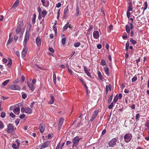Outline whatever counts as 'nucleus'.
I'll list each match as a JSON object with an SVG mask.
<instances>
[{
    "instance_id": "nucleus-1",
    "label": "nucleus",
    "mask_w": 149,
    "mask_h": 149,
    "mask_svg": "<svg viewBox=\"0 0 149 149\" xmlns=\"http://www.w3.org/2000/svg\"><path fill=\"white\" fill-rule=\"evenodd\" d=\"M81 139L80 138H79V137L77 136L75 137L72 140L73 146L72 147H75L77 146L79 140Z\"/></svg>"
},
{
    "instance_id": "nucleus-2",
    "label": "nucleus",
    "mask_w": 149,
    "mask_h": 149,
    "mask_svg": "<svg viewBox=\"0 0 149 149\" xmlns=\"http://www.w3.org/2000/svg\"><path fill=\"white\" fill-rule=\"evenodd\" d=\"M117 140L115 138H113L111 140L109 143L108 145L110 147H113L116 144Z\"/></svg>"
},
{
    "instance_id": "nucleus-3",
    "label": "nucleus",
    "mask_w": 149,
    "mask_h": 149,
    "mask_svg": "<svg viewBox=\"0 0 149 149\" xmlns=\"http://www.w3.org/2000/svg\"><path fill=\"white\" fill-rule=\"evenodd\" d=\"M29 39V33H28L26 31L24 37V39L23 42V45L25 46L27 43V42Z\"/></svg>"
},
{
    "instance_id": "nucleus-4",
    "label": "nucleus",
    "mask_w": 149,
    "mask_h": 149,
    "mask_svg": "<svg viewBox=\"0 0 149 149\" xmlns=\"http://www.w3.org/2000/svg\"><path fill=\"white\" fill-rule=\"evenodd\" d=\"M14 130V128L13 126V125L11 124L10 123L8 125V128L7 129V131L9 133H11Z\"/></svg>"
},
{
    "instance_id": "nucleus-5",
    "label": "nucleus",
    "mask_w": 149,
    "mask_h": 149,
    "mask_svg": "<svg viewBox=\"0 0 149 149\" xmlns=\"http://www.w3.org/2000/svg\"><path fill=\"white\" fill-rule=\"evenodd\" d=\"M45 127V125L43 123H42L40 124L39 129L41 133H42L44 132Z\"/></svg>"
},
{
    "instance_id": "nucleus-6",
    "label": "nucleus",
    "mask_w": 149,
    "mask_h": 149,
    "mask_svg": "<svg viewBox=\"0 0 149 149\" xmlns=\"http://www.w3.org/2000/svg\"><path fill=\"white\" fill-rule=\"evenodd\" d=\"M10 88L13 90H19L20 89V88L17 85L12 84L10 86Z\"/></svg>"
},
{
    "instance_id": "nucleus-7",
    "label": "nucleus",
    "mask_w": 149,
    "mask_h": 149,
    "mask_svg": "<svg viewBox=\"0 0 149 149\" xmlns=\"http://www.w3.org/2000/svg\"><path fill=\"white\" fill-rule=\"evenodd\" d=\"M98 112V110H95L93 113L92 117L90 120V121L92 122L95 119L97 115Z\"/></svg>"
},
{
    "instance_id": "nucleus-8",
    "label": "nucleus",
    "mask_w": 149,
    "mask_h": 149,
    "mask_svg": "<svg viewBox=\"0 0 149 149\" xmlns=\"http://www.w3.org/2000/svg\"><path fill=\"white\" fill-rule=\"evenodd\" d=\"M50 144L49 141H46L42 145L40 149H43L48 147Z\"/></svg>"
},
{
    "instance_id": "nucleus-9",
    "label": "nucleus",
    "mask_w": 149,
    "mask_h": 149,
    "mask_svg": "<svg viewBox=\"0 0 149 149\" xmlns=\"http://www.w3.org/2000/svg\"><path fill=\"white\" fill-rule=\"evenodd\" d=\"M130 136L129 134H126L124 137V139L125 141L126 142H128L130 141Z\"/></svg>"
},
{
    "instance_id": "nucleus-10",
    "label": "nucleus",
    "mask_w": 149,
    "mask_h": 149,
    "mask_svg": "<svg viewBox=\"0 0 149 149\" xmlns=\"http://www.w3.org/2000/svg\"><path fill=\"white\" fill-rule=\"evenodd\" d=\"M64 120V119L63 118H61L59 122V130L61 129Z\"/></svg>"
},
{
    "instance_id": "nucleus-11",
    "label": "nucleus",
    "mask_w": 149,
    "mask_h": 149,
    "mask_svg": "<svg viewBox=\"0 0 149 149\" xmlns=\"http://www.w3.org/2000/svg\"><path fill=\"white\" fill-rule=\"evenodd\" d=\"M93 36L95 39H98L99 37V33L97 31H95L93 33Z\"/></svg>"
},
{
    "instance_id": "nucleus-12",
    "label": "nucleus",
    "mask_w": 149,
    "mask_h": 149,
    "mask_svg": "<svg viewBox=\"0 0 149 149\" xmlns=\"http://www.w3.org/2000/svg\"><path fill=\"white\" fill-rule=\"evenodd\" d=\"M128 4H129V6L128 7V10L127 12V15L128 18L129 19L130 16V2H128Z\"/></svg>"
},
{
    "instance_id": "nucleus-13",
    "label": "nucleus",
    "mask_w": 149,
    "mask_h": 149,
    "mask_svg": "<svg viewBox=\"0 0 149 149\" xmlns=\"http://www.w3.org/2000/svg\"><path fill=\"white\" fill-rule=\"evenodd\" d=\"M27 52V49L25 47H24L23 49L22 52V57H24L25 55H26Z\"/></svg>"
},
{
    "instance_id": "nucleus-14",
    "label": "nucleus",
    "mask_w": 149,
    "mask_h": 149,
    "mask_svg": "<svg viewBox=\"0 0 149 149\" xmlns=\"http://www.w3.org/2000/svg\"><path fill=\"white\" fill-rule=\"evenodd\" d=\"M36 42L38 46H40L41 44V39L39 37H37L36 39Z\"/></svg>"
},
{
    "instance_id": "nucleus-15",
    "label": "nucleus",
    "mask_w": 149,
    "mask_h": 149,
    "mask_svg": "<svg viewBox=\"0 0 149 149\" xmlns=\"http://www.w3.org/2000/svg\"><path fill=\"white\" fill-rule=\"evenodd\" d=\"M50 97L51 100L49 102V104H52L54 103L55 98L53 95H51Z\"/></svg>"
},
{
    "instance_id": "nucleus-16",
    "label": "nucleus",
    "mask_w": 149,
    "mask_h": 149,
    "mask_svg": "<svg viewBox=\"0 0 149 149\" xmlns=\"http://www.w3.org/2000/svg\"><path fill=\"white\" fill-rule=\"evenodd\" d=\"M28 85L30 89L32 91H33L34 89V88L33 86V85L31 84V83L27 82Z\"/></svg>"
},
{
    "instance_id": "nucleus-17",
    "label": "nucleus",
    "mask_w": 149,
    "mask_h": 149,
    "mask_svg": "<svg viewBox=\"0 0 149 149\" xmlns=\"http://www.w3.org/2000/svg\"><path fill=\"white\" fill-rule=\"evenodd\" d=\"M19 111L20 108L19 107L15 108L13 111L17 115L19 114Z\"/></svg>"
},
{
    "instance_id": "nucleus-18",
    "label": "nucleus",
    "mask_w": 149,
    "mask_h": 149,
    "mask_svg": "<svg viewBox=\"0 0 149 149\" xmlns=\"http://www.w3.org/2000/svg\"><path fill=\"white\" fill-rule=\"evenodd\" d=\"M104 70L105 73L107 75H108L109 74V69L108 67H107V66L105 67L104 68Z\"/></svg>"
},
{
    "instance_id": "nucleus-19",
    "label": "nucleus",
    "mask_w": 149,
    "mask_h": 149,
    "mask_svg": "<svg viewBox=\"0 0 149 149\" xmlns=\"http://www.w3.org/2000/svg\"><path fill=\"white\" fill-rule=\"evenodd\" d=\"M70 24L69 25V22H68L64 26L63 28V30H66L68 27L70 28Z\"/></svg>"
},
{
    "instance_id": "nucleus-20",
    "label": "nucleus",
    "mask_w": 149,
    "mask_h": 149,
    "mask_svg": "<svg viewBox=\"0 0 149 149\" xmlns=\"http://www.w3.org/2000/svg\"><path fill=\"white\" fill-rule=\"evenodd\" d=\"M68 6L65 7L64 11V17L65 18L66 15L68 13Z\"/></svg>"
},
{
    "instance_id": "nucleus-21",
    "label": "nucleus",
    "mask_w": 149,
    "mask_h": 149,
    "mask_svg": "<svg viewBox=\"0 0 149 149\" xmlns=\"http://www.w3.org/2000/svg\"><path fill=\"white\" fill-rule=\"evenodd\" d=\"M32 112V110L29 108H27L25 109V112L29 114L31 113Z\"/></svg>"
},
{
    "instance_id": "nucleus-22",
    "label": "nucleus",
    "mask_w": 149,
    "mask_h": 149,
    "mask_svg": "<svg viewBox=\"0 0 149 149\" xmlns=\"http://www.w3.org/2000/svg\"><path fill=\"white\" fill-rule=\"evenodd\" d=\"M19 3V1L18 0H17L15 3L12 6V8H15L18 6Z\"/></svg>"
},
{
    "instance_id": "nucleus-23",
    "label": "nucleus",
    "mask_w": 149,
    "mask_h": 149,
    "mask_svg": "<svg viewBox=\"0 0 149 149\" xmlns=\"http://www.w3.org/2000/svg\"><path fill=\"white\" fill-rule=\"evenodd\" d=\"M129 42H127L126 43L125 46V50L126 52L128 51L129 48L130 49V46L129 47Z\"/></svg>"
},
{
    "instance_id": "nucleus-24",
    "label": "nucleus",
    "mask_w": 149,
    "mask_h": 149,
    "mask_svg": "<svg viewBox=\"0 0 149 149\" xmlns=\"http://www.w3.org/2000/svg\"><path fill=\"white\" fill-rule=\"evenodd\" d=\"M125 28L127 32L128 33H129L130 29V26L128 25H127L125 26Z\"/></svg>"
},
{
    "instance_id": "nucleus-25",
    "label": "nucleus",
    "mask_w": 149,
    "mask_h": 149,
    "mask_svg": "<svg viewBox=\"0 0 149 149\" xmlns=\"http://www.w3.org/2000/svg\"><path fill=\"white\" fill-rule=\"evenodd\" d=\"M21 29V27L19 26L17 28L16 32L17 34H18L20 32Z\"/></svg>"
},
{
    "instance_id": "nucleus-26",
    "label": "nucleus",
    "mask_w": 149,
    "mask_h": 149,
    "mask_svg": "<svg viewBox=\"0 0 149 149\" xmlns=\"http://www.w3.org/2000/svg\"><path fill=\"white\" fill-rule=\"evenodd\" d=\"M47 12L45 10H43L42 12V17L44 18L45 16L46 15Z\"/></svg>"
},
{
    "instance_id": "nucleus-27",
    "label": "nucleus",
    "mask_w": 149,
    "mask_h": 149,
    "mask_svg": "<svg viewBox=\"0 0 149 149\" xmlns=\"http://www.w3.org/2000/svg\"><path fill=\"white\" fill-rule=\"evenodd\" d=\"M53 78L54 83L55 84L56 83V77L55 73H53Z\"/></svg>"
},
{
    "instance_id": "nucleus-28",
    "label": "nucleus",
    "mask_w": 149,
    "mask_h": 149,
    "mask_svg": "<svg viewBox=\"0 0 149 149\" xmlns=\"http://www.w3.org/2000/svg\"><path fill=\"white\" fill-rule=\"evenodd\" d=\"M148 3L146 1V2L144 3V8L143 10V12L144 11L146 10L148 7Z\"/></svg>"
},
{
    "instance_id": "nucleus-29",
    "label": "nucleus",
    "mask_w": 149,
    "mask_h": 149,
    "mask_svg": "<svg viewBox=\"0 0 149 149\" xmlns=\"http://www.w3.org/2000/svg\"><path fill=\"white\" fill-rule=\"evenodd\" d=\"M118 96L117 95H116L113 99V102L114 103H116V102L118 100Z\"/></svg>"
},
{
    "instance_id": "nucleus-30",
    "label": "nucleus",
    "mask_w": 149,
    "mask_h": 149,
    "mask_svg": "<svg viewBox=\"0 0 149 149\" xmlns=\"http://www.w3.org/2000/svg\"><path fill=\"white\" fill-rule=\"evenodd\" d=\"M129 57V52L128 51L127 52V53H126L125 55V61L126 63H127V59Z\"/></svg>"
},
{
    "instance_id": "nucleus-31",
    "label": "nucleus",
    "mask_w": 149,
    "mask_h": 149,
    "mask_svg": "<svg viewBox=\"0 0 149 149\" xmlns=\"http://www.w3.org/2000/svg\"><path fill=\"white\" fill-rule=\"evenodd\" d=\"M9 79H8V80H7L5 81H4L3 83H2V85H3V86H6V85L9 82Z\"/></svg>"
},
{
    "instance_id": "nucleus-32",
    "label": "nucleus",
    "mask_w": 149,
    "mask_h": 149,
    "mask_svg": "<svg viewBox=\"0 0 149 149\" xmlns=\"http://www.w3.org/2000/svg\"><path fill=\"white\" fill-rule=\"evenodd\" d=\"M113 96V94H112L111 96L109 97V99L108 100V103H110L111 102V101L112 99Z\"/></svg>"
},
{
    "instance_id": "nucleus-33",
    "label": "nucleus",
    "mask_w": 149,
    "mask_h": 149,
    "mask_svg": "<svg viewBox=\"0 0 149 149\" xmlns=\"http://www.w3.org/2000/svg\"><path fill=\"white\" fill-rule=\"evenodd\" d=\"M98 77L99 79L100 80H102L103 79V77L102 75V74L101 73V72H98Z\"/></svg>"
},
{
    "instance_id": "nucleus-34",
    "label": "nucleus",
    "mask_w": 149,
    "mask_h": 149,
    "mask_svg": "<svg viewBox=\"0 0 149 149\" xmlns=\"http://www.w3.org/2000/svg\"><path fill=\"white\" fill-rule=\"evenodd\" d=\"M12 63V60L11 58L9 59V61L8 63L7 64V65L10 67L11 66V64Z\"/></svg>"
},
{
    "instance_id": "nucleus-35",
    "label": "nucleus",
    "mask_w": 149,
    "mask_h": 149,
    "mask_svg": "<svg viewBox=\"0 0 149 149\" xmlns=\"http://www.w3.org/2000/svg\"><path fill=\"white\" fill-rule=\"evenodd\" d=\"M13 38H9V40L7 43V45H8L10 43L13 41Z\"/></svg>"
},
{
    "instance_id": "nucleus-36",
    "label": "nucleus",
    "mask_w": 149,
    "mask_h": 149,
    "mask_svg": "<svg viewBox=\"0 0 149 149\" xmlns=\"http://www.w3.org/2000/svg\"><path fill=\"white\" fill-rule=\"evenodd\" d=\"M81 44L79 42H77L75 43L74 44V46L75 47H78Z\"/></svg>"
},
{
    "instance_id": "nucleus-37",
    "label": "nucleus",
    "mask_w": 149,
    "mask_h": 149,
    "mask_svg": "<svg viewBox=\"0 0 149 149\" xmlns=\"http://www.w3.org/2000/svg\"><path fill=\"white\" fill-rule=\"evenodd\" d=\"M109 86H110V84H109L108 85H107L106 86V94H107L108 92L109 89Z\"/></svg>"
},
{
    "instance_id": "nucleus-38",
    "label": "nucleus",
    "mask_w": 149,
    "mask_h": 149,
    "mask_svg": "<svg viewBox=\"0 0 149 149\" xmlns=\"http://www.w3.org/2000/svg\"><path fill=\"white\" fill-rule=\"evenodd\" d=\"M79 7H77V9H76L77 13H76V17L78 16L79 15Z\"/></svg>"
},
{
    "instance_id": "nucleus-39",
    "label": "nucleus",
    "mask_w": 149,
    "mask_h": 149,
    "mask_svg": "<svg viewBox=\"0 0 149 149\" xmlns=\"http://www.w3.org/2000/svg\"><path fill=\"white\" fill-rule=\"evenodd\" d=\"M36 15L35 14H34L33 15V17L32 19V22L34 23L35 22L36 18Z\"/></svg>"
},
{
    "instance_id": "nucleus-40",
    "label": "nucleus",
    "mask_w": 149,
    "mask_h": 149,
    "mask_svg": "<svg viewBox=\"0 0 149 149\" xmlns=\"http://www.w3.org/2000/svg\"><path fill=\"white\" fill-rule=\"evenodd\" d=\"M145 126L147 127L148 129L149 130V122H147L145 124Z\"/></svg>"
},
{
    "instance_id": "nucleus-41",
    "label": "nucleus",
    "mask_w": 149,
    "mask_h": 149,
    "mask_svg": "<svg viewBox=\"0 0 149 149\" xmlns=\"http://www.w3.org/2000/svg\"><path fill=\"white\" fill-rule=\"evenodd\" d=\"M137 79V77L135 76H134V77H133V78L132 79V82H135L136 81Z\"/></svg>"
},
{
    "instance_id": "nucleus-42",
    "label": "nucleus",
    "mask_w": 149,
    "mask_h": 149,
    "mask_svg": "<svg viewBox=\"0 0 149 149\" xmlns=\"http://www.w3.org/2000/svg\"><path fill=\"white\" fill-rule=\"evenodd\" d=\"M6 116V113L4 112H2L1 113V116L2 118H4Z\"/></svg>"
},
{
    "instance_id": "nucleus-43",
    "label": "nucleus",
    "mask_w": 149,
    "mask_h": 149,
    "mask_svg": "<svg viewBox=\"0 0 149 149\" xmlns=\"http://www.w3.org/2000/svg\"><path fill=\"white\" fill-rule=\"evenodd\" d=\"M22 98L23 99H25L26 98V96H27L26 95L25 93H24L23 92L22 93Z\"/></svg>"
},
{
    "instance_id": "nucleus-44",
    "label": "nucleus",
    "mask_w": 149,
    "mask_h": 149,
    "mask_svg": "<svg viewBox=\"0 0 149 149\" xmlns=\"http://www.w3.org/2000/svg\"><path fill=\"white\" fill-rule=\"evenodd\" d=\"M66 38H63L62 39V42L63 45H64L65 43Z\"/></svg>"
},
{
    "instance_id": "nucleus-45",
    "label": "nucleus",
    "mask_w": 149,
    "mask_h": 149,
    "mask_svg": "<svg viewBox=\"0 0 149 149\" xmlns=\"http://www.w3.org/2000/svg\"><path fill=\"white\" fill-rule=\"evenodd\" d=\"M101 64L103 65H104L106 64V63L104 60L102 59L101 61Z\"/></svg>"
},
{
    "instance_id": "nucleus-46",
    "label": "nucleus",
    "mask_w": 149,
    "mask_h": 149,
    "mask_svg": "<svg viewBox=\"0 0 149 149\" xmlns=\"http://www.w3.org/2000/svg\"><path fill=\"white\" fill-rule=\"evenodd\" d=\"M113 106V102H111V104L108 106V108L111 109H112Z\"/></svg>"
},
{
    "instance_id": "nucleus-47",
    "label": "nucleus",
    "mask_w": 149,
    "mask_h": 149,
    "mask_svg": "<svg viewBox=\"0 0 149 149\" xmlns=\"http://www.w3.org/2000/svg\"><path fill=\"white\" fill-rule=\"evenodd\" d=\"M131 42L134 45L136 43V42L132 38H131Z\"/></svg>"
},
{
    "instance_id": "nucleus-48",
    "label": "nucleus",
    "mask_w": 149,
    "mask_h": 149,
    "mask_svg": "<svg viewBox=\"0 0 149 149\" xmlns=\"http://www.w3.org/2000/svg\"><path fill=\"white\" fill-rule=\"evenodd\" d=\"M20 120V119L19 118L17 119H16V120L15 121V124L17 125L19 123V122Z\"/></svg>"
},
{
    "instance_id": "nucleus-49",
    "label": "nucleus",
    "mask_w": 149,
    "mask_h": 149,
    "mask_svg": "<svg viewBox=\"0 0 149 149\" xmlns=\"http://www.w3.org/2000/svg\"><path fill=\"white\" fill-rule=\"evenodd\" d=\"M33 68H34L35 69L36 68V67H37L38 68L40 69L41 68L37 64L33 66H32Z\"/></svg>"
},
{
    "instance_id": "nucleus-50",
    "label": "nucleus",
    "mask_w": 149,
    "mask_h": 149,
    "mask_svg": "<svg viewBox=\"0 0 149 149\" xmlns=\"http://www.w3.org/2000/svg\"><path fill=\"white\" fill-rule=\"evenodd\" d=\"M49 50L50 52L52 53H54V50L52 48L49 47Z\"/></svg>"
},
{
    "instance_id": "nucleus-51",
    "label": "nucleus",
    "mask_w": 149,
    "mask_h": 149,
    "mask_svg": "<svg viewBox=\"0 0 149 149\" xmlns=\"http://www.w3.org/2000/svg\"><path fill=\"white\" fill-rule=\"evenodd\" d=\"M53 29L54 30L55 33L56 34L57 32V30L56 27L55 26H53Z\"/></svg>"
},
{
    "instance_id": "nucleus-52",
    "label": "nucleus",
    "mask_w": 149,
    "mask_h": 149,
    "mask_svg": "<svg viewBox=\"0 0 149 149\" xmlns=\"http://www.w3.org/2000/svg\"><path fill=\"white\" fill-rule=\"evenodd\" d=\"M12 147L14 149H17V145L15 143H13L12 145Z\"/></svg>"
},
{
    "instance_id": "nucleus-53",
    "label": "nucleus",
    "mask_w": 149,
    "mask_h": 149,
    "mask_svg": "<svg viewBox=\"0 0 149 149\" xmlns=\"http://www.w3.org/2000/svg\"><path fill=\"white\" fill-rule=\"evenodd\" d=\"M61 4L60 3H58L56 4V7L58 8L61 6Z\"/></svg>"
},
{
    "instance_id": "nucleus-54",
    "label": "nucleus",
    "mask_w": 149,
    "mask_h": 149,
    "mask_svg": "<svg viewBox=\"0 0 149 149\" xmlns=\"http://www.w3.org/2000/svg\"><path fill=\"white\" fill-rule=\"evenodd\" d=\"M101 47H102V46H101V45H100V44H98L97 45V48L98 49H101Z\"/></svg>"
},
{
    "instance_id": "nucleus-55",
    "label": "nucleus",
    "mask_w": 149,
    "mask_h": 149,
    "mask_svg": "<svg viewBox=\"0 0 149 149\" xmlns=\"http://www.w3.org/2000/svg\"><path fill=\"white\" fill-rule=\"evenodd\" d=\"M10 115L12 118H14L15 116L13 113H11L10 114Z\"/></svg>"
},
{
    "instance_id": "nucleus-56",
    "label": "nucleus",
    "mask_w": 149,
    "mask_h": 149,
    "mask_svg": "<svg viewBox=\"0 0 149 149\" xmlns=\"http://www.w3.org/2000/svg\"><path fill=\"white\" fill-rule=\"evenodd\" d=\"M3 125L1 121H0V128H3Z\"/></svg>"
},
{
    "instance_id": "nucleus-57",
    "label": "nucleus",
    "mask_w": 149,
    "mask_h": 149,
    "mask_svg": "<svg viewBox=\"0 0 149 149\" xmlns=\"http://www.w3.org/2000/svg\"><path fill=\"white\" fill-rule=\"evenodd\" d=\"M25 79V78L24 77V76H22L21 77V81L22 82H23L24 81Z\"/></svg>"
},
{
    "instance_id": "nucleus-58",
    "label": "nucleus",
    "mask_w": 149,
    "mask_h": 149,
    "mask_svg": "<svg viewBox=\"0 0 149 149\" xmlns=\"http://www.w3.org/2000/svg\"><path fill=\"white\" fill-rule=\"evenodd\" d=\"M25 116V115L24 114H22V115H20L19 116V118L21 119L23 118L24 116Z\"/></svg>"
},
{
    "instance_id": "nucleus-59",
    "label": "nucleus",
    "mask_w": 149,
    "mask_h": 149,
    "mask_svg": "<svg viewBox=\"0 0 149 149\" xmlns=\"http://www.w3.org/2000/svg\"><path fill=\"white\" fill-rule=\"evenodd\" d=\"M93 29V27L92 26H90V27L88 29V31H89V32H90L91 30H92V29Z\"/></svg>"
},
{
    "instance_id": "nucleus-60",
    "label": "nucleus",
    "mask_w": 149,
    "mask_h": 149,
    "mask_svg": "<svg viewBox=\"0 0 149 149\" xmlns=\"http://www.w3.org/2000/svg\"><path fill=\"white\" fill-rule=\"evenodd\" d=\"M7 61V60L5 58H4L3 59V62L4 63H6Z\"/></svg>"
},
{
    "instance_id": "nucleus-61",
    "label": "nucleus",
    "mask_w": 149,
    "mask_h": 149,
    "mask_svg": "<svg viewBox=\"0 0 149 149\" xmlns=\"http://www.w3.org/2000/svg\"><path fill=\"white\" fill-rule=\"evenodd\" d=\"M127 38V36L125 35V34H124V35L123 36L122 38L123 39H125Z\"/></svg>"
},
{
    "instance_id": "nucleus-62",
    "label": "nucleus",
    "mask_w": 149,
    "mask_h": 149,
    "mask_svg": "<svg viewBox=\"0 0 149 149\" xmlns=\"http://www.w3.org/2000/svg\"><path fill=\"white\" fill-rule=\"evenodd\" d=\"M139 113L137 114L136 116V120H138L139 119Z\"/></svg>"
},
{
    "instance_id": "nucleus-63",
    "label": "nucleus",
    "mask_w": 149,
    "mask_h": 149,
    "mask_svg": "<svg viewBox=\"0 0 149 149\" xmlns=\"http://www.w3.org/2000/svg\"><path fill=\"white\" fill-rule=\"evenodd\" d=\"M16 54L17 56L19 57L20 56L19 53V51H17L16 52Z\"/></svg>"
},
{
    "instance_id": "nucleus-64",
    "label": "nucleus",
    "mask_w": 149,
    "mask_h": 149,
    "mask_svg": "<svg viewBox=\"0 0 149 149\" xmlns=\"http://www.w3.org/2000/svg\"><path fill=\"white\" fill-rule=\"evenodd\" d=\"M118 96V98H119V99H121V98L122 97V95L120 93L119 94V95Z\"/></svg>"
}]
</instances>
